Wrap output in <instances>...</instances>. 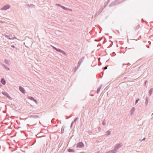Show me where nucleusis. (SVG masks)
Here are the masks:
<instances>
[{"label": "nucleus", "mask_w": 153, "mask_h": 153, "mask_svg": "<svg viewBox=\"0 0 153 153\" xmlns=\"http://www.w3.org/2000/svg\"><path fill=\"white\" fill-rule=\"evenodd\" d=\"M140 99L139 98H138L136 99V100L135 102V105L138 103V101Z\"/></svg>", "instance_id": "obj_28"}, {"label": "nucleus", "mask_w": 153, "mask_h": 153, "mask_svg": "<svg viewBox=\"0 0 153 153\" xmlns=\"http://www.w3.org/2000/svg\"><path fill=\"white\" fill-rule=\"evenodd\" d=\"M1 82L4 85H5L6 83V81L4 78H1Z\"/></svg>", "instance_id": "obj_12"}, {"label": "nucleus", "mask_w": 153, "mask_h": 153, "mask_svg": "<svg viewBox=\"0 0 153 153\" xmlns=\"http://www.w3.org/2000/svg\"><path fill=\"white\" fill-rule=\"evenodd\" d=\"M140 27V25L138 24V25H136V26L134 28V30H137L138 29L139 27Z\"/></svg>", "instance_id": "obj_21"}, {"label": "nucleus", "mask_w": 153, "mask_h": 153, "mask_svg": "<svg viewBox=\"0 0 153 153\" xmlns=\"http://www.w3.org/2000/svg\"><path fill=\"white\" fill-rule=\"evenodd\" d=\"M108 65H107L104 68H103L104 69V70H106V69L107 68V67H108Z\"/></svg>", "instance_id": "obj_32"}, {"label": "nucleus", "mask_w": 153, "mask_h": 153, "mask_svg": "<svg viewBox=\"0 0 153 153\" xmlns=\"http://www.w3.org/2000/svg\"><path fill=\"white\" fill-rule=\"evenodd\" d=\"M111 44H112V45H111L110 47H108V48L110 47H111V46H112V43H111Z\"/></svg>", "instance_id": "obj_45"}, {"label": "nucleus", "mask_w": 153, "mask_h": 153, "mask_svg": "<svg viewBox=\"0 0 153 153\" xmlns=\"http://www.w3.org/2000/svg\"><path fill=\"white\" fill-rule=\"evenodd\" d=\"M149 43H150V44L151 43V42H149Z\"/></svg>", "instance_id": "obj_50"}, {"label": "nucleus", "mask_w": 153, "mask_h": 153, "mask_svg": "<svg viewBox=\"0 0 153 153\" xmlns=\"http://www.w3.org/2000/svg\"><path fill=\"white\" fill-rule=\"evenodd\" d=\"M106 135L107 136H108L111 134V131L108 130L106 131Z\"/></svg>", "instance_id": "obj_24"}, {"label": "nucleus", "mask_w": 153, "mask_h": 153, "mask_svg": "<svg viewBox=\"0 0 153 153\" xmlns=\"http://www.w3.org/2000/svg\"><path fill=\"white\" fill-rule=\"evenodd\" d=\"M101 65V63L100 62L98 64V65H99V66L100 65Z\"/></svg>", "instance_id": "obj_40"}, {"label": "nucleus", "mask_w": 153, "mask_h": 153, "mask_svg": "<svg viewBox=\"0 0 153 153\" xmlns=\"http://www.w3.org/2000/svg\"><path fill=\"white\" fill-rule=\"evenodd\" d=\"M53 48L54 50H57V48H56V47H53Z\"/></svg>", "instance_id": "obj_37"}, {"label": "nucleus", "mask_w": 153, "mask_h": 153, "mask_svg": "<svg viewBox=\"0 0 153 153\" xmlns=\"http://www.w3.org/2000/svg\"><path fill=\"white\" fill-rule=\"evenodd\" d=\"M19 89L20 91L22 93L25 94V91L23 88L21 86H19Z\"/></svg>", "instance_id": "obj_8"}, {"label": "nucleus", "mask_w": 153, "mask_h": 153, "mask_svg": "<svg viewBox=\"0 0 153 153\" xmlns=\"http://www.w3.org/2000/svg\"><path fill=\"white\" fill-rule=\"evenodd\" d=\"M1 93L3 95L6 96L9 100H11V97L7 92L5 91H2Z\"/></svg>", "instance_id": "obj_4"}, {"label": "nucleus", "mask_w": 153, "mask_h": 153, "mask_svg": "<svg viewBox=\"0 0 153 153\" xmlns=\"http://www.w3.org/2000/svg\"><path fill=\"white\" fill-rule=\"evenodd\" d=\"M153 115V113L152 114V115Z\"/></svg>", "instance_id": "obj_52"}, {"label": "nucleus", "mask_w": 153, "mask_h": 153, "mask_svg": "<svg viewBox=\"0 0 153 153\" xmlns=\"http://www.w3.org/2000/svg\"><path fill=\"white\" fill-rule=\"evenodd\" d=\"M98 60H99L100 59V58H99L98 59Z\"/></svg>", "instance_id": "obj_46"}, {"label": "nucleus", "mask_w": 153, "mask_h": 153, "mask_svg": "<svg viewBox=\"0 0 153 153\" xmlns=\"http://www.w3.org/2000/svg\"><path fill=\"white\" fill-rule=\"evenodd\" d=\"M1 21L0 20V22H1Z\"/></svg>", "instance_id": "obj_49"}, {"label": "nucleus", "mask_w": 153, "mask_h": 153, "mask_svg": "<svg viewBox=\"0 0 153 153\" xmlns=\"http://www.w3.org/2000/svg\"><path fill=\"white\" fill-rule=\"evenodd\" d=\"M73 123H74L73 122H72V123H71V126H70L71 128H72Z\"/></svg>", "instance_id": "obj_35"}, {"label": "nucleus", "mask_w": 153, "mask_h": 153, "mask_svg": "<svg viewBox=\"0 0 153 153\" xmlns=\"http://www.w3.org/2000/svg\"><path fill=\"white\" fill-rule=\"evenodd\" d=\"M98 130H99V131H101V128L100 127H99L98 128Z\"/></svg>", "instance_id": "obj_36"}, {"label": "nucleus", "mask_w": 153, "mask_h": 153, "mask_svg": "<svg viewBox=\"0 0 153 153\" xmlns=\"http://www.w3.org/2000/svg\"><path fill=\"white\" fill-rule=\"evenodd\" d=\"M147 47L148 48H149V46H148V47Z\"/></svg>", "instance_id": "obj_47"}, {"label": "nucleus", "mask_w": 153, "mask_h": 153, "mask_svg": "<svg viewBox=\"0 0 153 153\" xmlns=\"http://www.w3.org/2000/svg\"><path fill=\"white\" fill-rule=\"evenodd\" d=\"M81 153H84V152H81Z\"/></svg>", "instance_id": "obj_51"}, {"label": "nucleus", "mask_w": 153, "mask_h": 153, "mask_svg": "<svg viewBox=\"0 0 153 153\" xmlns=\"http://www.w3.org/2000/svg\"><path fill=\"white\" fill-rule=\"evenodd\" d=\"M95 41H96V40H95Z\"/></svg>", "instance_id": "obj_53"}, {"label": "nucleus", "mask_w": 153, "mask_h": 153, "mask_svg": "<svg viewBox=\"0 0 153 153\" xmlns=\"http://www.w3.org/2000/svg\"><path fill=\"white\" fill-rule=\"evenodd\" d=\"M110 1V0H108L106 2H105L104 7H102V10H103L104 8H105L106 7L108 4L109 2Z\"/></svg>", "instance_id": "obj_13"}, {"label": "nucleus", "mask_w": 153, "mask_h": 153, "mask_svg": "<svg viewBox=\"0 0 153 153\" xmlns=\"http://www.w3.org/2000/svg\"><path fill=\"white\" fill-rule=\"evenodd\" d=\"M148 100H149L148 98V97H146V101L145 103V104L146 106H147V104L148 103Z\"/></svg>", "instance_id": "obj_19"}, {"label": "nucleus", "mask_w": 153, "mask_h": 153, "mask_svg": "<svg viewBox=\"0 0 153 153\" xmlns=\"http://www.w3.org/2000/svg\"><path fill=\"white\" fill-rule=\"evenodd\" d=\"M106 40L105 39V41H104L103 42L102 44H103L105 43L106 42Z\"/></svg>", "instance_id": "obj_38"}, {"label": "nucleus", "mask_w": 153, "mask_h": 153, "mask_svg": "<svg viewBox=\"0 0 153 153\" xmlns=\"http://www.w3.org/2000/svg\"><path fill=\"white\" fill-rule=\"evenodd\" d=\"M117 152V151H115L114 150V149L113 150L109 151L108 153H115Z\"/></svg>", "instance_id": "obj_20"}, {"label": "nucleus", "mask_w": 153, "mask_h": 153, "mask_svg": "<svg viewBox=\"0 0 153 153\" xmlns=\"http://www.w3.org/2000/svg\"><path fill=\"white\" fill-rule=\"evenodd\" d=\"M61 53H62L64 55H66V53L64 52V51L62 50V51H61Z\"/></svg>", "instance_id": "obj_30"}, {"label": "nucleus", "mask_w": 153, "mask_h": 153, "mask_svg": "<svg viewBox=\"0 0 153 153\" xmlns=\"http://www.w3.org/2000/svg\"><path fill=\"white\" fill-rule=\"evenodd\" d=\"M10 7V6L8 4H6L1 9L2 10H6Z\"/></svg>", "instance_id": "obj_5"}, {"label": "nucleus", "mask_w": 153, "mask_h": 153, "mask_svg": "<svg viewBox=\"0 0 153 153\" xmlns=\"http://www.w3.org/2000/svg\"><path fill=\"white\" fill-rule=\"evenodd\" d=\"M127 65L126 64H123V66L124 65Z\"/></svg>", "instance_id": "obj_43"}, {"label": "nucleus", "mask_w": 153, "mask_h": 153, "mask_svg": "<svg viewBox=\"0 0 153 153\" xmlns=\"http://www.w3.org/2000/svg\"><path fill=\"white\" fill-rule=\"evenodd\" d=\"M68 151L69 152H75V150L69 148L68 149Z\"/></svg>", "instance_id": "obj_18"}, {"label": "nucleus", "mask_w": 153, "mask_h": 153, "mask_svg": "<svg viewBox=\"0 0 153 153\" xmlns=\"http://www.w3.org/2000/svg\"><path fill=\"white\" fill-rule=\"evenodd\" d=\"M56 51L59 52H61V51H62V50L59 48H57Z\"/></svg>", "instance_id": "obj_27"}, {"label": "nucleus", "mask_w": 153, "mask_h": 153, "mask_svg": "<svg viewBox=\"0 0 153 153\" xmlns=\"http://www.w3.org/2000/svg\"><path fill=\"white\" fill-rule=\"evenodd\" d=\"M106 40L105 39V41H104L103 42L102 44H103L105 43L106 42Z\"/></svg>", "instance_id": "obj_39"}, {"label": "nucleus", "mask_w": 153, "mask_h": 153, "mask_svg": "<svg viewBox=\"0 0 153 153\" xmlns=\"http://www.w3.org/2000/svg\"><path fill=\"white\" fill-rule=\"evenodd\" d=\"M78 67H75V71L76 70H77V69H78Z\"/></svg>", "instance_id": "obj_34"}, {"label": "nucleus", "mask_w": 153, "mask_h": 153, "mask_svg": "<svg viewBox=\"0 0 153 153\" xmlns=\"http://www.w3.org/2000/svg\"><path fill=\"white\" fill-rule=\"evenodd\" d=\"M101 40V39H99V40L98 41H100Z\"/></svg>", "instance_id": "obj_44"}, {"label": "nucleus", "mask_w": 153, "mask_h": 153, "mask_svg": "<svg viewBox=\"0 0 153 153\" xmlns=\"http://www.w3.org/2000/svg\"><path fill=\"white\" fill-rule=\"evenodd\" d=\"M84 147V145L83 143L82 142H79L78 143L76 146V147L78 148H82Z\"/></svg>", "instance_id": "obj_2"}, {"label": "nucleus", "mask_w": 153, "mask_h": 153, "mask_svg": "<svg viewBox=\"0 0 153 153\" xmlns=\"http://www.w3.org/2000/svg\"><path fill=\"white\" fill-rule=\"evenodd\" d=\"M115 5H116V3L115 2V1H113L111 4H110L109 5V7H112L113 6H114Z\"/></svg>", "instance_id": "obj_16"}, {"label": "nucleus", "mask_w": 153, "mask_h": 153, "mask_svg": "<svg viewBox=\"0 0 153 153\" xmlns=\"http://www.w3.org/2000/svg\"><path fill=\"white\" fill-rule=\"evenodd\" d=\"M78 117H76V118H75L74 119V121H73V122L74 123V122H76V120H78Z\"/></svg>", "instance_id": "obj_29"}, {"label": "nucleus", "mask_w": 153, "mask_h": 153, "mask_svg": "<svg viewBox=\"0 0 153 153\" xmlns=\"http://www.w3.org/2000/svg\"><path fill=\"white\" fill-rule=\"evenodd\" d=\"M11 47L12 48H16V50H17V48H16V47H15V46H14V45H11Z\"/></svg>", "instance_id": "obj_31"}, {"label": "nucleus", "mask_w": 153, "mask_h": 153, "mask_svg": "<svg viewBox=\"0 0 153 153\" xmlns=\"http://www.w3.org/2000/svg\"><path fill=\"white\" fill-rule=\"evenodd\" d=\"M30 118H38L39 116L37 115H31L29 116Z\"/></svg>", "instance_id": "obj_11"}, {"label": "nucleus", "mask_w": 153, "mask_h": 153, "mask_svg": "<svg viewBox=\"0 0 153 153\" xmlns=\"http://www.w3.org/2000/svg\"><path fill=\"white\" fill-rule=\"evenodd\" d=\"M56 5L58 6H59V7H61L63 9L67 10H70V11H72V9L63 6H62L61 5H60V4H56Z\"/></svg>", "instance_id": "obj_3"}, {"label": "nucleus", "mask_w": 153, "mask_h": 153, "mask_svg": "<svg viewBox=\"0 0 153 153\" xmlns=\"http://www.w3.org/2000/svg\"><path fill=\"white\" fill-rule=\"evenodd\" d=\"M28 98L29 99H30L31 100L34 101L36 103H37L38 102L37 101V100L32 97H28Z\"/></svg>", "instance_id": "obj_10"}, {"label": "nucleus", "mask_w": 153, "mask_h": 153, "mask_svg": "<svg viewBox=\"0 0 153 153\" xmlns=\"http://www.w3.org/2000/svg\"><path fill=\"white\" fill-rule=\"evenodd\" d=\"M122 146V145L121 143H118L115 146L114 149L115 151H117V150L119 148H120Z\"/></svg>", "instance_id": "obj_1"}, {"label": "nucleus", "mask_w": 153, "mask_h": 153, "mask_svg": "<svg viewBox=\"0 0 153 153\" xmlns=\"http://www.w3.org/2000/svg\"><path fill=\"white\" fill-rule=\"evenodd\" d=\"M38 135H39V134H37L36 136V137H39V136H38Z\"/></svg>", "instance_id": "obj_42"}, {"label": "nucleus", "mask_w": 153, "mask_h": 153, "mask_svg": "<svg viewBox=\"0 0 153 153\" xmlns=\"http://www.w3.org/2000/svg\"><path fill=\"white\" fill-rule=\"evenodd\" d=\"M2 65L3 66V67L5 68L6 69H7V70H10V69L9 68V67H7L5 65H4V64H3Z\"/></svg>", "instance_id": "obj_23"}, {"label": "nucleus", "mask_w": 153, "mask_h": 153, "mask_svg": "<svg viewBox=\"0 0 153 153\" xmlns=\"http://www.w3.org/2000/svg\"><path fill=\"white\" fill-rule=\"evenodd\" d=\"M102 125L103 126H105L106 124L104 122V121H103L102 122Z\"/></svg>", "instance_id": "obj_33"}, {"label": "nucleus", "mask_w": 153, "mask_h": 153, "mask_svg": "<svg viewBox=\"0 0 153 153\" xmlns=\"http://www.w3.org/2000/svg\"><path fill=\"white\" fill-rule=\"evenodd\" d=\"M61 133H63L64 132V127L62 126L61 128Z\"/></svg>", "instance_id": "obj_25"}, {"label": "nucleus", "mask_w": 153, "mask_h": 153, "mask_svg": "<svg viewBox=\"0 0 153 153\" xmlns=\"http://www.w3.org/2000/svg\"><path fill=\"white\" fill-rule=\"evenodd\" d=\"M85 59V57L84 56H82L81 58L79 60L78 63V65H77V67H79L80 65L81 64L84 60V59Z\"/></svg>", "instance_id": "obj_6"}, {"label": "nucleus", "mask_w": 153, "mask_h": 153, "mask_svg": "<svg viewBox=\"0 0 153 153\" xmlns=\"http://www.w3.org/2000/svg\"><path fill=\"white\" fill-rule=\"evenodd\" d=\"M126 0H115V1L116 5H118L125 1Z\"/></svg>", "instance_id": "obj_7"}, {"label": "nucleus", "mask_w": 153, "mask_h": 153, "mask_svg": "<svg viewBox=\"0 0 153 153\" xmlns=\"http://www.w3.org/2000/svg\"><path fill=\"white\" fill-rule=\"evenodd\" d=\"M52 123H55L56 122V120L55 118H53L51 121Z\"/></svg>", "instance_id": "obj_22"}, {"label": "nucleus", "mask_w": 153, "mask_h": 153, "mask_svg": "<svg viewBox=\"0 0 153 153\" xmlns=\"http://www.w3.org/2000/svg\"><path fill=\"white\" fill-rule=\"evenodd\" d=\"M91 96H93V95H91Z\"/></svg>", "instance_id": "obj_48"}, {"label": "nucleus", "mask_w": 153, "mask_h": 153, "mask_svg": "<svg viewBox=\"0 0 153 153\" xmlns=\"http://www.w3.org/2000/svg\"><path fill=\"white\" fill-rule=\"evenodd\" d=\"M5 37L10 39H16L15 37H13L12 35H6Z\"/></svg>", "instance_id": "obj_9"}, {"label": "nucleus", "mask_w": 153, "mask_h": 153, "mask_svg": "<svg viewBox=\"0 0 153 153\" xmlns=\"http://www.w3.org/2000/svg\"><path fill=\"white\" fill-rule=\"evenodd\" d=\"M135 111V108L132 107L131 110L130 112L131 113V114L132 115L133 114L134 112Z\"/></svg>", "instance_id": "obj_15"}, {"label": "nucleus", "mask_w": 153, "mask_h": 153, "mask_svg": "<svg viewBox=\"0 0 153 153\" xmlns=\"http://www.w3.org/2000/svg\"><path fill=\"white\" fill-rule=\"evenodd\" d=\"M153 91V88H151L149 91V96H151V95L152 94V92Z\"/></svg>", "instance_id": "obj_14"}, {"label": "nucleus", "mask_w": 153, "mask_h": 153, "mask_svg": "<svg viewBox=\"0 0 153 153\" xmlns=\"http://www.w3.org/2000/svg\"><path fill=\"white\" fill-rule=\"evenodd\" d=\"M4 62L7 64H9V61L6 59L4 60Z\"/></svg>", "instance_id": "obj_26"}, {"label": "nucleus", "mask_w": 153, "mask_h": 153, "mask_svg": "<svg viewBox=\"0 0 153 153\" xmlns=\"http://www.w3.org/2000/svg\"><path fill=\"white\" fill-rule=\"evenodd\" d=\"M146 139V138L145 137H144L142 140H145Z\"/></svg>", "instance_id": "obj_41"}, {"label": "nucleus", "mask_w": 153, "mask_h": 153, "mask_svg": "<svg viewBox=\"0 0 153 153\" xmlns=\"http://www.w3.org/2000/svg\"><path fill=\"white\" fill-rule=\"evenodd\" d=\"M101 87L102 85H100L98 88L97 91V94H98L99 93L100 90L101 88Z\"/></svg>", "instance_id": "obj_17"}]
</instances>
